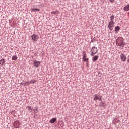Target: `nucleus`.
I'll return each instance as SVG.
<instances>
[{
	"mask_svg": "<svg viewBox=\"0 0 129 129\" xmlns=\"http://www.w3.org/2000/svg\"><path fill=\"white\" fill-rule=\"evenodd\" d=\"M117 46H120L123 47L124 46V43H123V38L122 37L118 38L116 42Z\"/></svg>",
	"mask_w": 129,
	"mask_h": 129,
	"instance_id": "1",
	"label": "nucleus"
},
{
	"mask_svg": "<svg viewBox=\"0 0 129 129\" xmlns=\"http://www.w3.org/2000/svg\"><path fill=\"white\" fill-rule=\"evenodd\" d=\"M114 22H110L108 24V28L110 31L113 30V27H114Z\"/></svg>",
	"mask_w": 129,
	"mask_h": 129,
	"instance_id": "2",
	"label": "nucleus"
},
{
	"mask_svg": "<svg viewBox=\"0 0 129 129\" xmlns=\"http://www.w3.org/2000/svg\"><path fill=\"white\" fill-rule=\"evenodd\" d=\"M91 51L92 54H91V56H92V57H93V56H94V55H95V54L97 53V48L95 47H93Z\"/></svg>",
	"mask_w": 129,
	"mask_h": 129,
	"instance_id": "3",
	"label": "nucleus"
},
{
	"mask_svg": "<svg viewBox=\"0 0 129 129\" xmlns=\"http://www.w3.org/2000/svg\"><path fill=\"white\" fill-rule=\"evenodd\" d=\"M31 37L32 38L33 41H34L35 42H37L38 39H40V37L38 36V35H36L35 34H33L31 35Z\"/></svg>",
	"mask_w": 129,
	"mask_h": 129,
	"instance_id": "4",
	"label": "nucleus"
},
{
	"mask_svg": "<svg viewBox=\"0 0 129 129\" xmlns=\"http://www.w3.org/2000/svg\"><path fill=\"white\" fill-rule=\"evenodd\" d=\"M101 99H102V96L97 94L95 95L94 98V100H95V101H96V100H99V101H101Z\"/></svg>",
	"mask_w": 129,
	"mask_h": 129,
	"instance_id": "5",
	"label": "nucleus"
},
{
	"mask_svg": "<svg viewBox=\"0 0 129 129\" xmlns=\"http://www.w3.org/2000/svg\"><path fill=\"white\" fill-rule=\"evenodd\" d=\"M83 60L84 62H88V58H86V53L84 51L83 52Z\"/></svg>",
	"mask_w": 129,
	"mask_h": 129,
	"instance_id": "6",
	"label": "nucleus"
},
{
	"mask_svg": "<svg viewBox=\"0 0 129 129\" xmlns=\"http://www.w3.org/2000/svg\"><path fill=\"white\" fill-rule=\"evenodd\" d=\"M120 58L123 62H125V61H126V56L123 53L121 54Z\"/></svg>",
	"mask_w": 129,
	"mask_h": 129,
	"instance_id": "7",
	"label": "nucleus"
},
{
	"mask_svg": "<svg viewBox=\"0 0 129 129\" xmlns=\"http://www.w3.org/2000/svg\"><path fill=\"white\" fill-rule=\"evenodd\" d=\"M98 58H99V56L98 55H95L92 57V61H94V62H96V61L98 60Z\"/></svg>",
	"mask_w": 129,
	"mask_h": 129,
	"instance_id": "8",
	"label": "nucleus"
},
{
	"mask_svg": "<svg viewBox=\"0 0 129 129\" xmlns=\"http://www.w3.org/2000/svg\"><path fill=\"white\" fill-rule=\"evenodd\" d=\"M34 64L35 67H38V66H40L41 62L39 61H35L34 62Z\"/></svg>",
	"mask_w": 129,
	"mask_h": 129,
	"instance_id": "9",
	"label": "nucleus"
},
{
	"mask_svg": "<svg viewBox=\"0 0 129 129\" xmlns=\"http://www.w3.org/2000/svg\"><path fill=\"white\" fill-rule=\"evenodd\" d=\"M124 11H125V12H128L129 11V5H126V6H125L123 8Z\"/></svg>",
	"mask_w": 129,
	"mask_h": 129,
	"instance_id": "10",
	"label": "nucleus"
},
{
	"mask_svg": "<svg viewBox=\"0 0 129 129\" xmlns=\"http://www.w3.org/2000/svg\"><path fill=\"white\" fill-rule=\"evenodd\" d=\"M56 120H57V119H56V118H53L49 121V122L50 123L53 124L55 122V121H56Z\"/></svg>",
	"mask_w": 129,
	"mask_h": 129,
	"instance_id": "11",
	"label": "nucleus"
},
{
	"mask_svg": "<svg viewBox=\"0 0 129 129\" xmlns=\"http://www.w3.org/2000/svg\"><path fill=\"white\" fill-rule=\"evenodd\" d=\"M52 15H59L60 14V12L59 11H53L51 12Z\"/></svg>",
	"mask_w": 129,
	"mask_h": 129,
	"instance_id": "12",
	"label": "nucleus"
},
{
	"mask_svg": "<svg viewBox=\"0 0 129 129\" xmlns=\"http://www.w3.org/2000/svg\"><path fill=\"white\" fill-rule=\"evenodd\" d=\"M5 62H6V60L5 59H1L0 64L4 65L5 64Z\"/></svg>",
	"mask_w": 129,
	"mask_h": 129,
	"instance_id": "13",
	"label": "nucleus"
},
{
	"mask_svg": "<svg viewBox=\"0 0 129 129\" xmlns=\"http://www.w3.org/2000/svg\"><path fill=\"white\" fill-rule=\"evenodd\" d=\"M110 22H114V15H112L111 17L110 18Z\"/></svg>",
	"mask_w": 129,
	"mask_h": 129,
	"instance_id": "14",
	"label": "nucleus"
},
{
	"mask_svg": "<svg viewBox=\"0 0 129 129\" xmlns=\"http://www.w3.org/2000/svg\"><path fill=\"white\" fill-rule=\"evenodd\" d=\"M119 29H120V28H119V26H116L115 27V31L117 32L118 31H119Z\"/></svg>",
	"mask_w": 129,
	"mask_h": 129,
	"instance_id": "15",
	"label": "nucleus"
},
{
	"mask_svg": "<svg viewBox=\"0 0 129 129\" xmlns=\"http://www.w3.org/2000/svg\"><path fill=\"white\" fill-rule=\"evenodd\" d=\"M17 56L16 55H14L12 56V60H13L14 61H15L16 60H17Z\"/></svg>",
	"mask_w": 129,
	"mask_h": 129,
	"instance_id": "16",
	"label": "nucleus"
},
{
	"mask_svg": "<svg viewBox=\"0 0 129 129\" xmlns=\"http://www.w3.org/2000/svg\"><path fill=\"white\" fill-rule=\"evenodd\" d=\"M27 108H28V110H30V112H32V110H33V107H32L31 106H27Z\"/></svg>",
	"mask_w": 129,
	"mask_h": 129,
	"instance_id": "17",
	"label": "nucleus"
},
{
	"mask_svg": "<svg viewBox=\"0 0 129 129\" xmlns=\"http://www.w3.org/2000/svg\"><path fill=\"white\" fill-rule=\"evenodd\" d=\"M31 10L33 11V12H35V11H36V12L40 11V9H36L35 8H33L32 9H31Z\"/></svg>",
	"mask_w": 129,
	"mask_h": 129,
	"instance_id": "18",
	"label": "nucleus"
},
{
	"mask_svg": "<svg viewBox=\"0 0 129 129\" xmlns=\"http://www.w3.org/2000/svg\"><path fill=\"white\" fill-rule=\"evenodd\" d=\"M16 124H18V125H15V127H16V128H17L18 127H19V126H20V125L21 124V123H20V122H16Z\"/></svg>",
	"mask_w": 129,
	"mask_h": 129,
	"instance_id": "19",
	"label": "nucleus"
},
{
	"mask_svg": "<svg viewBox=\"0 0 129 129\" xmlns=\"http://www.w3.org/2000/svg\"><path fill=\"white\" fill-rule=\"evenodd\" d=\"M37 82V80H32L30 81V83H36Z\"/></svg>",
	"mask_w": 129,
	"mask_h": 129,
	"instance_id": "20",
	"label": "nucleus"
},
{
	"mask_svg": "<svg viewBox=\"0 0 129 129\" xmlns=\"http://www.w3.org/2000/svg\"><path fill=\"white\" fill-rule=\"evenodd\" d=\"M34 113H38V109H36V110H34Z\"/></svg>",
	"mask_w": 129,
	"mask_h": 129,
	"instance_id": "21",
	"label": "nucleus"
},
{
	"mask_svg": "<svg viewBox=\"0 0 129 129\" xmlns=\"http://www.w3.org/2000/svg\"><path fill=\"white\" fill-rule=\"evenodd\" d=\"M31 84V81L27 82V85H30Z\"/></svg>",
	"mask_w": 129,
	"mask_h": 129,
	"instance_id": "22",
	"label": "nucleus"
},
{
	"mask_svg": "<svg viewBox=\"0 0 129 129\" xmlns=\"http://www.w3.org/2000/svg\"><path fill=\"white\" fill-rule=\"evenodd\" d=\"M24 84H25V85H27L28 84V82H25Z\"/></svg>",
	"mask_w": 129,
	"mask_h": 129,
	"instance_id": "23",
	"label": "nucleus"
},
{
	"mask_svg": "<svg viewBox=\"0 0 129 129\" xmlns=\"http://www.w3.org/2000/svg\"><path fill=\"white\" fill-rule=\"evenodd\" d=\"M110 2L111 3H113V2H114V0H110Z\"/></svg>",
	"mask_w": 129,
	"mask_h": 129,
	"instance_id": "24",
	"label": "nucleus"
},
{
	"mask_svg": "<svg viewBox=\"0 0 129 129\" xmlns=\"http://www.w3.org/2000/svg\"><path fill=\"white\" fill-rule=\"evenodd\" d=\"M34 56H37V53H34Z\"/></svg>",
	"mask_w": 129,
	"mask_h": 129,
	"instance_id": "25",
	"label": "nucleus"
},
{
	"mask_svg": "<svg viewBox=\"0 0 129 129\" xmlns=\"http://www.w3.org/2000/svg\"><path fill=\"white\" fill-rule=\"evenodd\" d=\"M127 63H129V59L127 60Z\"/></svg>",
	"mask_w": 129,
	"mask_h": 129,
	"instance_id": "26",
	"label": "nucleus"
}]
</instances>
